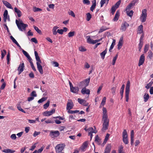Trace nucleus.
<instances>
[{"label":"nucleus","instance_id":"f03ea898","mask_svg":"<svg viewBox=\"0 0 153 153\" xmlns=\"http://www.w3.org/2000/svg\"><path fill=\"white\" fill-rule=\"evenodd\" d=\"M147 16V10L146 9H144L142 10V14L140 18L142 22H144L146 21Z\"/></svg>","mask_w":153,"mask_h":153},{"label":"nucleus","instance_id":"774afa93","mask_svg":"<svg viewBox=\"0 0 153 153\" xmlns=\"http://www.w3.org/2000/svg\"><path fill=\"white\" fill-rule=\"evenodd\" d=\"M10 138L12 140H16V134H12L10 136Z\"/></svg>","mask_w":153,"mask_h":153},{"label":"nucleus","instance_id":"13d9d810","mask_svg":"<svg viewBox=\"0 0 153 153\" xmlns=\"http://www.w3.org/2000/svg\"><path fill=\"white\" fill-rule=\"evenodd\" d=\"M33 9L34 12L40 11L42 10L41 9L36 7H34Z\"/></svg>","mask_w":153,"mask_h":153},{"label":"nucleus","instance_id":"4be33fe9","mask_svg":"<svg viewBox=\"0 0 153 153\" xmlns=\"http://www.w3.org/2000/svg\"><path fill=\"white\" fill-rule=\"evenodd\" d=\"M88 141H86L84 142L81 147V149L82 150L84 151V149L86 148L88 146Z\"/></svg>","mask_w":153,"mask_h":153},{"label":"nucleus","instance_id":"69168bd1","mask_svg":"<svg viewBox=\"0 0 153 153\" xmlns=\"http://www.w3.org/2000/svg\"><path fill=\"white\" fill-rule=\"evenodd\" d=\"M83 2L84 4H86L88 5L90 3L89 0H83Z\"/></svg>","mask_w":153,"mask_h":153},{"label":"nucleus","instance_id":"f3484780","mask_svg":"<svg viewBox=\"0 0 153 153\" xmlns=\"http://www.w3.org/2000/svg\"><path fill=\"white\" fill-rule=\"evenodd\" d=\"M71 91L74 93L77 94L79 90V88L78 87H72L70 88Z\"/></svg>","mask_w":153,"mask_h":153},{"label":"nucleus","instance_id":"dca6fc26","mask_svg":"<svg viewBox=\"0 0 153 153\" xmlns=\"http://www.w3.org/2000/svg\"><path fill=\"white\" fill-rule=\"evenodd\" d=\"M103 110V116L102 119H108V117L107 114V111L106 108L103 107L102 109Z\"/></svg>","mask_w":153,"mask_h":153},{"label":"nucleus","instance_id":"4c0bfd02","mask_svg":"<svg viewBox=\"0 0 153 153\" xmlns=\"http://www.w3.org/2000/svg\"><path fill=\"white\" fill-rule=\"evenodd\" d=\"M1 58L3 59L6 54L7 51L5 50H3V51H1Z\"/></svg>","mask_w":153,"mask_h":153},{"label":"nucleus","instance_id":"79ce46f5","mask_svg":"<svg viewBox=\"0 0 153 153\" xmlns=\"http://www.w3.org/2000/svg\"><path fill=\"white\" fill-rule=\"evenodd\" d=\"M143 45V42L141 41V37H140V43L139 44V46H138V48L139 49V51H140V49H141Z\"/></svg>","mask_w":153,"mask_h":153},{"label":"nucleus","instance_id":"473e14b6","mask_svg":"<svg viewBox=\"0 0 153 153\" xmlns=\"http://www.w3.org/2000/svg\"><path fill=\"white\" fill-rule=\"evenodd\" d=\"M126 13L127 16L131 17L133 15L134 12L132 10H131L129 11V10H126Z\"/></svg>","mask_w":153,"mask_h":153},{"label":"nucleus","instance_id":"aec40b11","mask_svg":"<svg viewBox=\"0 0 153 153\" xmlns=\"http://www.w3.org/2000/svg\"><path fill=\"white\" fill-rule=\"evenodd\" d=\"M2 1L4 5H5L7 7L10 9H13V8L10 3H8L6 1L4 0H3Z\"/></svg>","mask_w":153,"mask_h":153},{"label":"nucleus","instance_id":"423d86ee","mask_svg":"<svg viewBox=\"0 0 153 153\" xmlns=\"http://www.w3.org/2000/svg\"><path fill=\"white\" fill-rule=\"evenodd\" d=\"M59 134V132L58 131H51L50 132V136L51 138H53L58 137Z\"/></svg>","mask_w":153,"mask_h":153},{"label":"nucleus","instance_id":"e433bc0d","mask_svg":"<svg viewBox=\"0 0 153 153\" xmlns=\"http://www.w3.org/2000/svg\"><path fill=\"white\" fill-rule=\"evenodd\" d=\"M86 20L88 21H89L90 20L91 18V14L90 13H88L86 14Z\"/></svg>","mask_w":153,"mask_h":153},{"label":"nucleus","instance_id":"a19ab883","mask_svg":"<svg viewBox=\"0 0 153 153\" xmlns=\"http://www.w3.org/2000/svg\"><path fill=\"white\" fill-rule=\"evenodd\" d=\"M33 27L34 29L36 30V31L39 34H42V31L40 30L38 28L35 26H33Z\"/></svg>","mask_w":153,"mask_h":153},{"label":"nucleus","instance_id":"bb28decb","mask_svg":"<svg viewBox=\"0 0 153 153\" xmlns=\"http://www.w3.org/2000/svg\"><path fill=\"white\" fill-rule=\"evenodd\" d=\"M2 151L5 153H13L15 152V150L9 149H4L2 150Z\"/></svg>","mask_w":153,"mask_h":153},{"label":"nucleus","instance_id":"603ef678","mask_svg":"<svg viewBox=\"0 0 153 153\" xmlns=\"http://www.w3.org/2000/svg\"><path fill=\"white\" fill-rule=\"evenodd\" d=\"M47 99V97H43L38 101V103H41L45 101Z\"/></svg>","mask_w":153,"mask_h":153},{"label":"nucleus","instance_id":"c03bdc74","mask_svg":"<svg viewBox=\"0 0 153 153\" xmlns=\"http://www.w3.org/2000/svg\"><path fill=\"white\" fill-rule=\"evenodd\" d=\"M75 34V32L74 31L70 32L68 34V36L69 37H71L74 36Z\"/></svg>","mask_w":153,"mask_h":153},{"label":"nucleus","instance_id":"412c9836","mask_svg":"<svg viewBox=\"0 0 153 153\" xmlns=\"http://www.w3.org/2000/svg\"><path fill=\"white\" fill-rule=\"evenodd\" d=\"M120 16V12L119 10H117L115 14V16L113 19L114 21H117L119 19Z\"/></svg>","mask_w":153,"mask_h":153},{"label":"nucleus","instance_id":"6e6552de","mask_svg":"<svg viewBox=\"0 0 153 153\" xmlns=\"http://www.w3.org/2000/svg\"><path fill=\"white\" fill-rule=\"evenodd\" d=\"M130 82L128 80L127 82L126 87L125 96H128L130 91Z\"/></svg>","mask_w":153,"mask_h":153},{"label":"nucleus","instance_id":"39448f33","mask_svg":"<svg viewBox=\"0 0 153 153\" xmlns=\"http://www.w3.org/2000/svg\"><path fill=\"white\" fill-rule=\"evenodd\" d=\"M41 63H42V62L41 60H39L36 62V65L38 69L40 74H43V71L42 67L41 65Z\"/></svg>","mask_w":153,"mask_h":153},{"label":"nucleus","instance_id":"1a4fd4ad","mask_svg":"<svg viewBox=\"0 0 153 153\" xmlns=\"http://www.w3.org/2000/svg\"><path fill=\"white\" fill-rule=\"evenodd\" d=\"M25 68V65L23 62L20 64L17 70L19 71L18 74H20L24 71Z\"/></svg>","mask_w":153,"mask_h":153},{"label":"nucleus","instance_id":"3c124183","mask_svg":"<svg viewBox=\"0 0 153 153\" xmlns=\"http://www.w3.org/2000/svg\"><path fill=\"white\" fill-rule=\"evenodd\" d=\"M123 147L122 146H120L118 149L119 153H125L123 151Z\"/></svg>","mask_w":153,"mask_h":153},{"label":"nucleus","instance_id":"5fc2aeb1","mask_svg":"<svg viewBox=\"0 0 153 153\" xmlns=\"http://www.w3.org/2000/svg\"><path fill=\"white\" fill-rule=\"evenodd\" d=\"M50 102L49 101H47V102L45 104L43 105V108L45 109H46L49 105Z\"/></svg>","mask_w":153,"mask_h":153},{"label":"nucleus","instance_id":"393cba45","mask_svg":"<svg viewBox=\"0 0 153 153\" xmlns=\"http://www.w3.org/2000/svg\"><path fill=\"white\" fill-rule=\"evenodd\" d=\"M92 4L90 7V9L91 11L93 12L95 8V7L96 6V0H93L92 1Z\"/></svg>","mask_w":153,"mask_h":153},{"label":"nucleus","instance_id":"6e6d98bb","mask_svg":"<svg viewBox=\"0 0 153 153\" xmlns=\"http://www.w3.org/2000/svg\"><path fill=\"white\" fill-rule=\"evenodd\" d=\"M132 6H133L130 3L129 5L127 6L126 10H129L131 9Z\"/></svg>","mask_w":153,"mask_h":153},{"label":"nucleus","instance_id":"2eb2a0df","mask_svg":"<svg viewBox=\"0 0 153 153\" xmlns=\"http://www.w3.org/2000/svg\"><path fill=\"white\" fill-rule=\"evenodd\" d=\"M55 112V110L54 109H52L51 111H45L43 113V115L45 116H48L51 114Z\"/></svg>","mask_w":153,"mask_h":153},{"label":"nucleus","instance_id":"ddd939ff","mask_svg":"<svg viewBox=\"0 0 153 153\" xmlns=\"http://www.w3.org/2000/svg\"><path fill=\"white\" fill-rule=\"evenodd\" d=\"M85 87L83 88L81 91V92L83 95H89L90 93V91L89 89H87Z\"/></svg>","mask_w":153,"mask_h":153},{"label":"nucleus","instance_id":"72a5a7b5","mask_svg":"<svg viewBox=\"0 0 153 153\" xmlns=\"http://www.w3.org/2000/svg\"><path fill=\"white\" fill-rule=\"evenodd\" d=\"M122 137L123 138L128 137L127 131L126 129H124L123 130V132Z\"/></svg>","mask_w":153,"mask_h":153},{"label":"nucleus","instance_id":"864d4df0","mask_svg":"<svg viewBox=\"0 0 153 153\" xmlns=\"http://www.w3.org/2000/svg\"><path fill=\"white\" fill-rule=\"evenodd\" d=\"M106 100V98L105 97H104L102 99L101 103V105L103 106L105 104Z\"/></svg>","mask_w":153,"mask_h":153},{"label":"nucleus","instance_id":"2f4dec72","mask_svg":"<svg viewBox=\"0 0 153 153\" xmlns=\"http://www.w3.org/2000/svg\"><path fill=\"white\" fill-rule=\"evenodd\" d=\"M115 45V39L113 40V41L110 46L109 49V51L111 52V50L113 48L114 45Z\"/></svg>","mask_w":153,"mask_h":153},{"label":"nucleus","instance_id":"09e8293b","mask_svg":"<svg viewBox=\"0 0 153 153\" xmlns=\"http://www.w3.org/2000/svg\"><path fill=\"white\" fill-rule=\"evenodd\" d=\"M117 8L116 7H115V6H113L111 9V13L112 15H113L114 12H115L116 9Z\"/></svg>","mask_w":153,"mask_h":153},{"label":"nucleus","instance_id":"c85d7f7f","mask_svg":"<svg viewBox=\"0 0 153 153\" xmlns=\"http://www.w3.org/2000/svg\"><path fill=\"white\" fill-rule=\"evenodd\" d=\"M109 1V0H101L100 2V7H102L105 3H106L107 4L108 3Z\"/></svg>","mask_w":153,"mask_h":153},{"label":"nucleus","instance_id":"ea45409f","mask_svg":"<svg viewBox=\"0 0 153 153\" xmlns=\"http://www.w3.org/2000/svg\"><path fill=\"white\" fill-rule=\"evenodd\" d=\"M110 136V134H107L105 136V138L104 139V141H103V143H106L109 139V137Z\"/></svg>","mask_w":153,"mask_h":153},{"label":"nucleus","instance_id":"8fccbe9b","mask_svg":"<svg viewBox=\"0 0 153 153\" xmlns=\"http://www.w3.org/2000/svg\"><path fill=\"white\" fill-rule=\"evenodd\" d=\"M118 55L117 54L115 55V56L114 57L112 62V64L113 65H115L116 60L117 58Z\"/></svg>","mask_w":153,"mask_h":153},{"label":"nucleus","instance_id":"4468645a","mask_svg":"<svg viewBox=\"0 0 153 153\" xmlns=\"http://www.w3.org/2000/svg\"><path fill=\"white\" fill-rule=\"evenodd\" d=\"M4 16V22H6L7 19L9 21L10 20L9 16H8V11L6 10H5L3 14Z\"/></svg>","mask_w":153,"mask_h":153},{"label":"nucleus","instance_id":"6ab92c4d","mask_svg":"<svg viewBox=\"0 0 153 153\" xmlns=\"http://www.w3.org/2000/svg\"><path fill=\"white\" fill-rule=\"evenodd\" d=\"M87 37L88 38L87 39V42L88 43H90V44H95L97 42L96 41V40H94L93 39H92L90 38V36H87Z\"/></svg>","mask_w":153,"mask_h":153},{"label":"nucleus","instance_id":"a878e982","mask_svg":"<svg viewBox=\"0 0 153 153\" xmlns=\"http://www.w3.org/2000/svg\"><path fill=\"white\" fill-rule=\"evenodd\" d=\"M123 38H121L119 42L117 45V48L119 50H120L123 44Z\"/></svg>","mask_w":153,"mask_h":153},{"label":"nucleus","instance_id":"37998d69","mask_svg":"<svg viewBox=\"0 0 153 153\" xmlns=\"http://www.w3.org/2000/svg\"><path fill=\"white\" fill-rule=\"evenodd\" d=\"M153 79L152 80H153ZM153 83V81H152L149 83L147 84L146 86V88L147 89L149 88L150 87H151L152 84Z\"/></svg>","mask_w":153,"mask_h":153},{"label":"nucleus","instance_id":"0e129e2a","mask_svg":"<svg viewBox=\"0 0 153 153\" xmlns=\"http://www.w3.org/2000/svg\"><path fill=\"white\" fill-rule=\"evenodd\" d=\"M79 50L82 52L85 51H86V49L84 47L82 46H81L79 47Z\"/></svg>","mask_w":153,"mask_h":153},{"label":"nucleus","instance_id":"052dcab7","mask_svg":"<svg viewBox=\"0 0 153 153\" xmlns=\"http://www.w3.org/2000/svg\"><path fill=\"white\" fill-rule=\"evenodd\" d=\"M107 28H104L103 27H102L100 29L98 33H102V32H103V31H104L107 30Z\"/></svg>","mask_w":153,"mask_h":153},{"label":"nucleus","instance_id":"bf43d9fd","mask_svg":"<svg viewBox=\"0 0 153 153\" xmlns=\"http://www.w3.org/2000/svg\"><path fill=\"white\" fill-rule=\"evenodd\" d=\"M116 90V87H113L111 89V91L112 92V95H114L115 94V92Z\"/></svg>","mask_w":153,"mask_h":153},{"label":"nucleus","instance_id":"5701e85b","mask_svg":"<svg viewBox=\"0 0 153 153\" xmlns=\"http://www.w3.org/2000/svg\"><path fill=\"white\" fill-rule=\"evenodd\" d=\"M14 11L17 13V16L19 17H20L22 15V13L20 10L15 7L14 8Z\"/></svg>","mask_w":153,"mask_h":153},{"label":"nucleus","instance_id":"9d476101","mask_svg":"<svg viewBox=\"0 0 153 153\" xmlns=\"http://www.w3.org/2000/svg\"><path fill=\"white\" fill-rule=\"evenodd\" d=\"M145 60V57L144 54H142L140 57L138 65L139 66L142 65L144 63Z\"/></svg>","mask_w":153,"mask_h":153},{"label":"nucleus","instance_id":"c756f323","mask_svg":"<svg viewBox=\"0 0 153 153\" xmlns=\"http://www.w3.org/2000/svg\"><path fill=\"white\" fill-rule=\"evenodd\" d=\"M138 33L139 34H141L143 32V26L142 25H140L138 28Z\"/></svg>","mask_w":153,"mask_h":153},{"label":"nucleus","instance_id":"b1692460","mask_svg":"<svg viewBox=\"0 0 153 153\" xmlns=\"http://www.w3.org/2000/svg\"><path fill=\"white\" fill-rule=\"evenodd\" d=\"M10 38L13 42L15 43L19 48V49H22L20 45L12 36H10Z\"/></svg>","mask_w":153,"mask_h":153},{"label":"nucleus","instance_id":"49530a36","mask_svg":"<svg viewBox=\"0 0 153 153\" xmlns=\"http://www.w3.org/2000/svg\"><path fill=\"white\" fill-rule=\"evenodd\" d=\"M123 140L125 144H127L128 143V139L127 137L123 138Z\"/></svg>","mask_w":153,"mask_h":153},{"label":"nucleus","instance_id":"cd10ccee","mask_svg":"<svg viewBox=\"0 0 153 153\" xmlns=\"http://www.w3.org/2000/svg\"><path fill=\"white\" fill-rule=\"evenodd\" d=\"M107 52V49H106L104 51L101 52L100 53V55L101 56V58L102 59H104L105 58V56Z\"/></svg>","mask_w":153,"mask_h":153},{"label":"nucleus","instance_id":"e2e57ef3","mask_svg":"<svg viewBox=\"0 0 153 153\" xmlns=\"http://www.w3.org/2000/svg\"><path fill=\"white\" fill-rule=\"evenodd\" d=\"M153 53L152 51H149L148 52V57L150 59H151L152 57Z\"/></svg>","mask_w":153,"mask_h":153},{"label":"nucleus","instance_id":"a18cd8bd","mask_svg":"<svg viewBox=\"0 0 153 153\" xmlns=\"http://www.w3.org/2000/svg\"><path fill=\"white\" fill-rule=\"evenodd\" d=\"M85 82L82 81L79 82L78 84V86L81 87H85Z\"/></svg>","mask_w":153,"mask_h":153},{"label":"nucleus","instance_id":"f8f14e48","mask_svg":"<svg viewBox=\"0 0 153 153\" xmlns=\"http://www.w3.org/2000/svg\"><path fill=\"white\" fill-rule=\"evenodd\" d=\"M77 101L79 104L85 106H87L88 104V103L86 102V100L83 99L78 98Z\"/></svg>","mask_w":153,"mask_h":153},{"label":"nucleus","instance_id":"9b49d317","mask_svg":"<svg viewBox=\"0 0 153 153\" xmlns=\"http://www.w3.org/2000/svg\"><path fill=\"white\" fill-rule=\"evenodd\" d=\"M74 103L71 100H69L67 104V110H70L73 108Z\"/></svg>","mask_w":153,"mask_h":153},{"label":"nucleus","instance_id":"58836bf2","mask_svg":"<svg viewBox=\"0 0 153 153\" xmlns=\"http://www.w3.org/2000/svg\"><path fill=\"white\" fill-rule=\"evenodd\" d=\"M10 51L8 52L7 54V64H9L10 63Z\"/></svg>","mask_w":153,"mask_h":153},{"label":"nucleus","instance_id":"c9c22d12","mask_svg":"<svg viewBox=\"0 0 153 153\" xmlns=\"http://www.w3.org/2000/svg\"><path fill=\"white\" fill-rule=\"evenodd\" d=\"M90 81V78L87 79H85L83 81L85 82V87H86L88 85Z\"/></svg>","mask_w":153,"mask_h":153},{"label":"nucleus","instance_id":"680f3d73","mask_svg":"<svg viewBox=\"0 0 153 153\" xmlns=\"http://www.w3.org/2000/svg\"><path fill=\"white\" fill-rule=\"evenodd\" d=\"M68 13L69 15L71 16L74 17H75V16L74 12L72 11H70V12H69Z\"/></svg>","mask_w":153,"mask_h":153},{"label":"nucleus","instance_id":"0eeeda50","mask_svg":"<svg viewBox=\"0 0 153 153\" xmlns=\"http://www.w3.org/2000/svg\"><path fill=\"white\" fill-rule=\"evenodd\" d=\"M129 26V24L127 22L125 21L123 22L121 25L120 30H121L122 31H124L126 30V28L128 27Z\"/></svg>","mask_w":153,"mask_h":153},{"label":"nucleus","instance_id":"f257e3e1","mask_svg":"<svg viewBox=\"0 0 153 153\" xmlns=\"http://www.w3.org/2000/svg\"><path fill=\"white\" fill-rule=\"evenodd\" d=\"M16 23L19 29L21 31H22L23 30H25L26 28L28 26L27 24L23 23L22 21H21L19 22L17 19L16 20Z\"/></svg>","mask_w":153,"mask_h":153},{"label":"nucleus","instance_id":"7ed1b4c3","mask_svg":"<svg viewBox=\"0 0 153 153\" xmlns=\"http://www.w3.org/2000/svg\"><path fill=\"white\" fill-rule=\"evenodd\" d=\"M103 123L102 128V131H105L107 130L109 125V120L108 119H102Z\"/></svg>","mask_w":153,"mask_h":153},{"label":"nucleus","instance_id":"338daca9","mask_svg":"<svg viewBox=\"0 0 153 153\" xmlns=\"http://www.w3.org/2000/svg\"><path fill=\"white\" fill-rule=\"evenodd\" d=\"M45 122L47 123H53V121L51 119H48L45 121Z\"/></svg>","mask_w":153,"mask_h":153},{"label":"nucleus","instance_id":"20e7f679","mask_svg":"<svg viewBox=\"0 0 153 153\" xmlns=\"http://www.w3.org/2000/svg\"><path fill=\"white\" fill-rule=\"evenodd\" d=\"M64 146L65 145L63 144H58L55 147L56 152L59 153L61 152L63 149Z\"/></svg>","mask_w":153,"mask_h":153},{"label":"nucleus","instance_id":"4d7b16f0","mask_svg":"<svg viewBox=\"0 0 153 153\" xmlns=\"http://www.w3.org/2000/svg\"><path fill=\"white\" fill-rule=\"evenodd\" d=\"M22 49V52L23 53V54L27 57H29V56H30V55H29V54L27 53L26 51H25V50H24L23 49Z\"/></svg>","mask_w":153,"mask_h":153},{"label":"nucleus","instance_id":"a211bd4d","mask_svg":"<svg viewBox=\"0 0 153 153\" xmlns=\"http://www.w3.org/2000/svg\"><path fill=\"white\" fill-rule=\"evenodd\" d=\"M111 150V146L110 144H108L104 150V153H110Z\"/></svg>","mask_w":153,"mask_h":153},{"label":"nucleus","instance_id":"de8ad7c7","mask_svg":"<svg viewBox=\"0 0 153 153\" xmlns=\"http://www.w3.org/2000/svg\"><path fill=\"white\" fill-rule=\"evenodd\" d=\"M121 2V1L120 0L118 1L113 6H115V7H116V8H117L119 7L120 4Z\"/></svg>","mask_w":153,"mask_h":153},{"label":"nucleus","instance_id":"f704fd0d","mask_svg":"<svg viewBox=\"0 0 153 153\" xmlns=\"http://www.w3.org/2000/svg\"><path fill=\"white\" fill-rule=\"evenodd\" d=\"M58 28V27L56 26H54L53 29L52 31L53 35H56L57 33V31H56V30Z\"/></svg>","mask_w":153,"mask_h":153},{"label":"nucleus","instance_id":"7c9ffc66","mask_svg":"<svg viewBox=\"0 0 153 153\" xmlns=\"http://www.w3.org/2000/svg\"><path fill=\"white\" fill-rule=\"evenodd\" d=\"M125 87V85L124 84H123L122 85L121 88H120V93L121 96H123V94L124 92V90Z\"/></svg>","mask_w":153,"mask_h":153}]
</instances>
